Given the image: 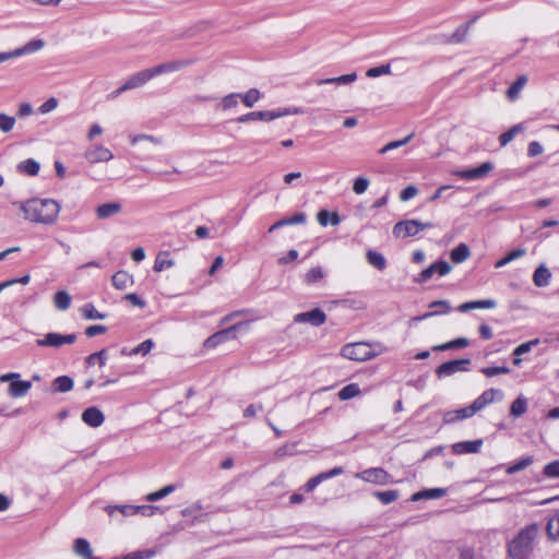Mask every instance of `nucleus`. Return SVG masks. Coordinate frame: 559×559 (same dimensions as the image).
Returning a JSON list of instances; mask_svg holds the SVG:
<instances>
[{"mask_svg": "<svg viewBox=\"0 0 559 559\" xmlns=\"http://www.w3.org/2000/svg\"><path fill=\"white\" fill-rule=\"evenodd\" d=\"M21 209L25 219L46 225L53 224L60 212L59 203L51 199L29 200L22 204Z\"/></svg>", "mask_w": 559, "mask_h": 559, "instance_id": "1", "label": "nucleus"}, {"mask_svg": "<svg viewBox=\"0 0 559 559\" xmlns=\"http://www.w3.org/2000/svg\"><path fill=\"white\" fill-rule=\"evenodd\" d=\"M539 533L537 524L533 523L522 528L509 543L508 551L512 559H525L533 550L534 542Z\"/></svg>", "mask_w": 559, "mask_h": 559, "instance_id": "2", "label": "nucleus"}, {"mask_svg": "<svg viewBox=\"0 0 559 559\" xmlns=\"http://www.w3.org/2000/svg\"><path fill=\"white\" fill-rule=\"evenodd\" d=\"M383 352L381 344L374 343L369 344L365 342H357L352 344H346L342 347V356L355 360V361H366L369 360Z\"/></svg>", "mask_w": 559, "mask_h": 559, "instance_id": "3", "label": "nucleus"}, {"mask_svg": "<svg viewBox=\"0 0 559 559\" xmlns=\"http://www.w3.org/2000/svg\"><path fill=\"white\" fill-rule=\"evenodd\" d=\"M433 224L430 222L423 223L417 219H406L396 223L393 226L392 233L396 238H407L416 236L419 231L431 228Z\"/></svg>", "mask_w": 559, "mask_h": 559, "instance_id": "4", "label": "nucleus"}, {"mask_svg": "<svg viewBox=\"0 0 559 559\" xmlns=\"http://www.w3.org/2000/svg\"><path fill=\"white\" fill-rule=\"evenodd\" d=\"M304 109L301 107H288V108H278L275 110H261V111H251L250 117L251 121L260 120V121H272L277 118H282L290 115H301L304 114Z\"/></svg>", "mask_w": 559, "mask_h": 559, "instance_id": "5", "label": "nucleus"}, {"mask_svg": "<svg viewBox=\"0 0 559 559\" xmlns=\"http://www.w3.org/2000/svg\"><path fill=\"white\" fill-rule=\"evenodd\" d=\"M356 478L374 485H388L392 483L391 475L382 467H371L355 475Z\"/></svg>", "mask_w": 559, "mask_h": 559, "instance_id": "6", "label": "nucleus"}, {"mask_svg": "<svg viewBox=\"0 0 559 559\" xmlns=\"http://www.w3.org/2000/svg\"><path fill=\"white\" fill-rule=\"evenodd\" d=\"M248 323H249L248 321L239 322V323H236L227 329H224V330H221V331L214 333L213 335H211L210 337H207L205 340L204 347L214 348L217 345H219L228 340L236 338V332L239 331L242 326L248 325Z\"/></svg>", "mask_w": 559, "mask_h": 559, "instance_id": "7", "label": "nucleus"}, {"mask_svg": "<svg viewBox=\"0 0 559 559\" xmlns=\"http://www.w3.org/2000/svg\"><path fill=\"white\" fill-rule=\"evenodd\" d=\"M76 340V334H59L55 332L47 333L43 338H38L36 344L41 347L59 348L64 344H72Z\"/></svg>", "mask_w": 559, "mask_h": 559, "instance_id": "8", "label": "nucleus"}, {"mask_svg": "<svg viewBox=\"0 0 559 559\" xmlns=\"http://www.w3.org/2000/svg\"><path fill=\"white\" fill-rule=\"evenodd\" d=\"M471 359L468 358L450 360L441 364L437 368L436 374L438 376V378L450 377L456 372L467 371Z\"/></svg>", "mask_w": 559, "mask_h": 559, "instance_id": "9", "label": "nucleus"}, {"mask_svg": "<svg viewBox=\"0 0 559 559\" xmlns=\"http://www.w3.org/2000/svg\"><path fill=\"white\" fill-rule=\"evenodd\" d=\"M451 270H452V266L449 262L440 260V261L432 263L425 270H423L418 274V276L415 278V282L416 283H426L435 274H438L439 276H444V275L449 274L451 272Z\"/></svg>", "mask_w": 559, "mask_h": 559, "instance_id": "10", "label": "nucleus"}, {"mask_svg": "<svg viewBox=\"0 0 559 559\" xmlns=\"http://www.w3.org/2000/svg\"><path fill=\"white\" fill-rule=\"evenodd\" d=\"M294 321L297 323H310L313 326H320L326 321V314L321 309L314 308L310 311L296 314Z\"/></svg>", "mask_w": 559, "mask_h": 559, "instance_id": "11", "label": "nucleus"}, {"mask_svg": "<svg viewBox=\"0 0 559 559\" xmlns=\"http://www.w3.org/2000/svg\"><path fill=\"white\" fill-rule=\"evenodd\" d=\"M493 168L492 163L485 162L476 168L455 171V175L465 180H475L486 177Z\"/></svg>", "mask_w": 559, "mask_h": 559, "instance_id": "12", "label": "nucleus"}, {"mask_svg": "<svg viewBox=\"0 0 559 559\" xmlns=\"http://www.w3.org/2000/svg\"><path fill=\"white\" fill-rule=\"evenodd\" d=\"M194 62L193 59L176 60L160 63L156 67L151 68L154 78L164 73L176 72L182 70Z\"/></svg>", "mask_w": 559, "mask_h": 559, "instance_id": "13", "label": "nucleus"}, {"mask_svg": "<svg viewBox=\"0 0 559 559\" xmlns=\"http://www.w3.org/2000/svg\"><path fill=\"white\" fill-rule=\"evenodd\" d=\"M112 157L111 151L103 145H94L85 152V158L92 164L108 162L112 159Z\"/></svg>", "mask_w": 559, "mask_h": 559, "instance_id": "14", "label": "nucleus"}, {"mask_svg": "<svg viewBox=\"0 0 559 559\" xmlns=\"http://www.w3.org/2000/svg\"><path fill=\"white\" fill-rule=\"evenodd\" d=\"M476 409L474 408L473 404L454 409V411H448L443 414V423L444 424H453L457 420H463L473 417L476 414Z\"/></svg>", "mask_w": 559, "mask_h": 559, "instance_id": "15", "label": "nucleus"}, {"mask_svg": "<svg viewBox=\"0 0 559 559\" xmlns=\"http://www.w3.org/2000/svg\"><path fill=\"white\" fill-rule=\"evenodd\" d=\"M154 78V73H152L151 68L144 69L142 71H139L134 74H132L123 84L122 90H132L140 87L147 83L150 80Z\"/></svg>", "mask_w": 559, "mask_h": 559, "instance_id": "16", "label": "nucleus"}, {"mask_svg": "<svg viewBox=\"0 0 559 559\" xmlns=\"http://www.w3.org/2000/svg\"><path fill=\"white\" fill-rule=\"evenodd\" d=\"M343 473H344V469L341 466L334 467V468H332L330 471H326V472H322V473L318 474L317 476L310 478L306 483L305 489H306V491L311 492L322 481H324L326 479H330V478H333V477H336V476H340Z\"/></svg>", "mask_w": 559, "mask_h": 559, "instance_id": "17", "label": "nucleus"}, {"mask_svg": "<svg viewBox=\"0 0 559 559\" xmlns=\"http://www.w3.org/2000/svg\"><path fill=\"white\" fill-rule=\"evenodd\" d=\"M82 420L90 427L97 428L103 425L105 416L103 412L96 407L91 406L82 413Z\"/></svg>", "mask_w": 559, "mask_h": 559, "instance_id": "18", "label": "nucleus"}, {"mask_svg": "<svg viewBox=\"0 0 559 559\" xmlns=\"http://www.w3.org/2000/svg\"><path fill=\"white\" fill-rule=\"evenodd\" d=\"M496 396L502 397V392L498 389H488L484 391L472 404L476 412H479L487 405L491 404Z\"/></svg>", "mask_w": 559, "mask_h": 559, "instance_id": "19", "label": "nucleus"}, {"mask_svg": "<svg viewBox=\"0 0 559 559\" xmlns=\"http://www.w3.org/2000/svg\"><path fill=\"white\" fill-rule=\"evenodd\" d=\"M496 396L502 397V392L498 389H488L484 391L472 404L476 412H479L487 405L491 404Z\"/></svg>", "mask_w": 559, "mask_h": 559, "instance_id": "20", "label": "nucleus"}, {"mask_svg": "<svg viewBox=\"0 0 559 559\" xmlns=\"http://www.w3.org/2000/svg\"><path fill=\"white\" fill-rule=\"evenodd\" d=\"M483 445V440L461 441L452 444L454 454L478 453Z\"/></svg>", "mask_w": 559, "mask_h": 559, "instance_id": "21", "label": "nucleus"}, {"mask_svg": "<svg viewBox=\"0 0 559 559\" xmlns=\"http://www.w3.org/2000/svg\"><path fill=\"white\" fill-rule=\"evenodd\" d=\"M122 211V205L120 202H108L100 204L96 207L95 213L99 219H107Z\"/></svg>", "mask_w": 559, "mask_h": 559, "instance_id": "22", "label": "nucleus"}, {"mask_svg": "<svg viewBox=\"0 0 559 559\" xmlns=\"http://www.w3.org/2000/svg\"><path fill=\"white\" fill-rule=\"evenodd\" d=\"M533 283L536 287H546L551 280V272L545 264H539L533 273Z\"/></svg>", "mask_w": 559, "mask_h": 559, "instance_id": "23", "label": "nucleus"}, {"mask_svg": "<svg viewBox=\"0 0 559 559\" xmlns=\"http://www.w3.org/2000/svg\"><path fill=\"white\" fill-rule=\"evenodd\" d=\"M429 308H431V309L437 308V310H433V311L427 312V313H425L423 316L416 317V318H414V320H416V321L425 320V319L430 318L432 316L448 313L451 310L450 304L447 300H436V301H432V302L429 304Z\"/></svg>", "mask_w": 559, "mask_h": 559, "instance_id": "24", "label": "nucleus"}, {"mask_svg": "<svg viewBox=\"0 0 559 559\" xmlns=\"http://www.w3.org/2000/svg\"><path fill=\"white\" fill-rule=\"evenodd\" d=\"M45 46V41L43 39H33L25 44L23 47L16 48L12 50L13 58L21 57L23 55L33 53L40 50Z\"/></svg>", "mask_w": 559, "mask_h": 559, "instance_id": "25", "label": "nucleus"}, {"mask_svg": "<svg viewBox=\"0 0 559 559\" xmlns=\"http://www.w3.org/2000/svg\"><path fill=\"white\" fill-rule=\"evenodd\" d=\"M357 80L356 72L343 74L335 78L321 79L317 81L318 85L335 84V85H349Z\"/></svg>", "mask_w": 559, "mask_h": 559, "instance_id": "26", "label": "nucleus"}, {"mask_svg": "<svg viewBox=\"0 0 559 559\" xmlns=\"http://www.w3.org/2000/svg\"><path fill=\"white\" fill-rule=\"evenodd\" d=\"M31 388L32 383L29 381L15 380L9 385V394L15 399L22 397L27 394Z\"/></svg>", "mask_w": 559, "mask_h": 559, "instance_id": "27", "label": "nucleus"}, {"mask_svg": "<svg viewBox=\"0 0 559 559\" xmlns=\"http://www.w3.org/2000/svg\"><path fill=\"white\" fill-rule=\"evenodd\" d=\"M474 20L468 21L467 23L459 26L453 34L447 39L449 44H461L466 40L467 34L471 25L474 23Z\"/></svg>", "mask_w": 559, "mask_h": 559, "instance_id": "28", "label": "nucleus"}, {"mask_svg": "<svg viewBox=\"0 0 559 559\" xmlns=\"http://www.w3.org/2000/svg\"><path fill=\"white\" fill-rule=\"evenodd\" d=\"M111 282L117 289H126L133 284V276L126 271H118L112 275Z\"/></svg>", "mask_w": 559, "mask_h": 559, "instance_id": "29", "label": "nucleus"}, {"mask_svg": "<svg viewBox=\"0 0 559 559\" xmlns=\"http://www.w3.org/2000/svg\"><path fill=\"white\" fill-rule=\"evenodd\" d=\"M447 493V490L443 488H431L425 489L418 492H415L412 496V501H419L423 499H439Z\"/></svg>", "mask_w": 559, "mask_h": 559, "instance_id": "30", "label": "nucleus"}, {"mask_svg": "<svg viewBox=\"0 0 559 559\" xmlns=\"http://www.w3.org/2000/svg\"><path fill=\"white\" fill-rule=\"evenodd\" d=\"M317 219L321 226H328L329 224L337 226L341 223V217L336 212H329L326 210H321L317 214Z\"/></svg>", "mask_w": 559, "mask_h": 559, "instance_id": "31", "label": "nucleus"}, {"mask_svg": "<svg viewBox=\"0 0 559 559\" xmlns=\"http://www.w3.org/2000/svg\"><path fill=\"white\" fill-rule=\"evenodd\" d=\"M73 551L76 556L87 559L93 554L91 545L85 538H76L73 545Z\"/></svg>", "mask_w": 559, "mask_h": 559, "instance_id": "32", "label": "nucleus"}, {"mask_svg": "<svg viewBox=\"0 0 559 559\" xmlns=\"http://www.w3.org/2000/svg\"><path fill=\"white\" fill-rule=\"evenodd\" d=\"M174 265H175V261L169 258V252L162 251L157 254L153 269L155 272H162V271L169 269Z\"/></svg>", "mask_w": 559, "mask_h": 559, "instance_id": "33", "label": "nucleus"}, {"mask_svg": "<svg viewBox=\"0 0 559 559\" xmlns=\"http://www.w3.org/2000/svg\"><path fill=\"white\" fill-rule=\"evenodd\" d=\"M202 509H203L202 503L200 501H197V502L192 503L191 506L181 510V514H182V516H186V518L191 516L193 519L192 523L203 522L205 520L204 519L205 516L202 514H199Z\"/></svg>", "mask_w": 559, "mask_h": 559, "instance_id": "34", "label": "nucleus"}, {"mask_svg": "<svg viewBox=\"0 0 559 559\" xmlns=\"http://www.w3.org/2000/svg\"><path fill=\"white\" fill-rule=\"evenodd\" d=\"M367 261L370 265L379 271H383L386 267V260L380 252L368 250L366 253Z\"/></svg>", "mask_w": 559, "mask_h": 559, "instance_id": "35", "label": "nucleus"}, {"mask_svg": "<svg viewBox=\"0 0 559 559\" xmlns=\"http://www.w3.org/2000/svg\"><path fill=\"white\" fill-rule=\"evenodd\" d=\"M73 389V380L68 376L57 377L52 382L53 392L66 393Z\"/></svg>", "mask_w": 559, "mask_h": 559, "instance_id": "36", "label": "nucleus"}, {"mask_svg": "<svg viewBox=\"0 0 559 559\" xmlns=\"http://www.w3.org/2000/svg\"><path fill=\"white\" fill-rule=\"evenodd\" d=\"M451 260L454 262V263H462L464 261H466L469 255H471V251H469V248L466 243H460L457 245L452 251H451Z\"/></svg>", "mask_w": 559, "mask_h": 559, "instance_id": "37", "label": "nucleus"}, {"mask_svg": "<svg viewBox=\"0 0 559 559\" xmlns=\"http://www.w3.org/2000/svg\"><path fill=\"white\" fill-rule=\"evenodd\" d=\"M17 171L28 176H36L40 169V165L33 158L25 159L17 165Z\"/></svg>", "mask_w": 559, "mask_h": 559, "instance_id": "38", "label": "nucleus"}, {"mask_svg": "<svg viewBox=\"0 0 559 559\" xmlns=\"http://www.w3.org/2000/svg\"><path fill=\"white\" fill-rule=\"evenodd\" d=\"M527 83L526 75H520L518 79L511 84V86L507 91V96L510 100H515L519 97L520 92L523 90L525 84Z\"/></svg>", "mask_w": 559, "mask_h": 559, "instance_id": "39", "label": "nucleus"}, {"mask_svg": "<svg viewBox=\"0 0 559 559\" xmlns=\"http://www.w3.org/2000/svg\"><path fill=\"white\" fill-rule=\"evenodd\" d=\"M525 130V126L523 123H518L511 127L508 131L503 132L499 136V142L501 146H506L510 143L519 133H522Z\"/></svg>", "mask_w": 559, "mask_h": 559, "instance_id": "40", "label": "nucleus"}, {"mask_svg": "<svg viewBox=\"0 0 559 559\" xmlns=\"http://www.w3.org/2000/svg\"><path fill=\"white\" fill-rule=\"evenodd\" d=\"M468 345H469L468 338L459 337V338L452 340L450 342H447L444 344L435 346L433 350L443 352V350H449V349L464 348Z\"/></svg>", "mask_w": 559, "mask_h": 559, "instance_id": "41", "label": "nucleus"}, {"mask_svg": "<svg viewBox=\"0 0 559 559\" xmlns=\"http://www.w3.org/2000/svg\"><path fill=\"white\" fill-rule=\"evenodd\" d=\"M53 305L58 310L64 311L71 306V296L66 290H59L53 296Z\"/></svg>", "mask_w": 559, "mask_h": 559, "instance_id": "42", "label": "nucleus"}, {"mask_svg": "<svg viewBox=\"0 0 559 559\" xmlns=\"http://www.w3.org/2000/svg\"><path fill=\"white\" fill-rule=\"evenodd\" d=\"M105 510L109 515H112L115 511H119L124 516H132L138 514V506L122 504V506H107Z\"/></svg>", "mask_w": 559, "mask_h": 559, "instance_id": "43", "label": "nucleus"}, {"mask_svg": "<svg viewBox=\"0 0 559 559\" xmlns=\"http://www.w3.org/2000/svg\"><path fill=\"white\" fill-rule=\"evenodd\" d=\"M325 276L324 270L321 266H316L310 269L305 275H304V282L308 285L316 284L323 280Z\"/></svg>", "mask_w": 559, "mask_h": 559, "instance_id": "44", "label": "nucleus"}, {"mask_svg": "<svg viewBox=\"0 0 559 559\" xmlns=\"http://www.w3.org/2000/svg\"><path fill=\"white\" fill-rule=\"evenodd\" d=\"M239 99H240L239 93H230L223 97V99L221 100V103L217 105L216 108L218 110H223V111L231 109L238 105Z\"/></svg>", "mask_w": 559, "mask_h": 559, "instance_id": "45", "label": "nucleus"}, {"mask_svg": "<svg viewBox=\"0 0 559 559\" xmlns=\"http://www.w3.org/2000/svg\"><path fill=\"white\" fill-rule=\"evenodd\" d=\"M525 253H526V250L523 248L514 249V250L510 251L506 257L498 260L495 264V267H497V269L502 267V266L507 265L508 263L524 257Z\"/></svg>", "mask_w": 559, "mask_h": 559, "instance_id": "46", "label": "nucleus"}, {"mask_svg": "<svg viewBox=\"0 0 559 559\" xmlns=\"http://www.w3.org/2000/svg\"><path fill=\"white\" fill-rule=\"evenodd\" d=\"M261 98V92L258 88H250L245 94H240V99L246 107L251 108Z\"/></svg>", "mask_w": 559, "mask_h": 559, "instance_id": "47", "label": "nucleus"}, {"mask_svg": "<svg viewBox=\"0 0 559 559\" xmlns=\"http://www.w3.org/2000/svg\"><path fill=\"white\" fill-rule=\"evenodd\" d=\"M546 531L550 539L559 540V510L548 520Z\"/></svg>", "mask_w": 559, "mask_h": 559, "instance_id": "48", "label": "nucleus"}, {"mask_svg": "<svg viewBox=\"0 0 559 559\" xmlns=\"http://www.w3.org/2000/svg\"><path fill=\"white\" fill-rule=\"evenodd\" d=\"M527 409V401L524 396L516 397L511 406H510V414L514 417L522 416Z\"/></svg>", "mask_w": 559, "mask_h": 559, "instance_id": "49", "label": "nucleus"}, {"mask_svg": "<svg viewBox=\"0 0 559 559\" xmlns=\"http://www.w3.org/2000/svg\"><path fill=\"white\" fill-rule=\"evenodd\" d=\"M359 394H360V389H359L358 384L350 383V384L345 385L343 389H341L338 391L337 395H338L340 400L347 401L349 399L358 396Z\"/></svg>", "mask_w": 559, "mask_h": 559, "instance_id": "50", "label": "nucleus"}, {"mask_svg": "<svg viewBox=\"0 0 559 559\" xmlns=\"http://www.w3.org/2000/svg\"><path fill=\"white\" fill-rule=\"evenodd\" d=\"M176 487L174 485H167L163 487L162 489L151 492L145 496V500L148 502H155L157 500H160L168 495L173 493L175 491Z\"/></svg>", "mask_w": 559, "mask_h": 559, "instance_id": "51", "label": "nucleus"}, {"mask_svg": "<svg viewBox=\"0 0 559 559\" xmlns=\"http://www.w3.org/2000/svg\"><path fill=\"white\" fill-rule=\"evenodd\" d=\"M80 311H81L82 316L87 320H97V319L103 320L106 318V314L97 311L96 308L92 304H85L80 309Z\"/></svg>", "mask_w": 559, "mask_h": 559, "instance_id": "52", "label": "nucleus"}, {"mask_svg": "<svg viewBox=\"0 0 559 559\" xmlns=\"http://www.w3.org/2000/svg\"><path fill=\"white\" fill-rule=\"evenodd\" d=\"M373 497L380 500L382 504H390L397 500L400 493L397 490L374 491Z\"/></svg>", "mask_w": 559, "mask_h": 559, "instance_id": "53", "label": "nucleus"}, {"mask_svg": "<svg viewBox=\"0 0 559 559\" xmlns=\"http://www.w3.org/2000/svg\"><path fill=\"white\" fill-rule=\"evenodd\" d=\"M532 463H533V457L532 456H524V457L520 459L518 462L509 465L507 467V473L510 474V475L511 474H515V473H518L520 471L525 469Z\"/></svg>", "mask_w": 559, "mask_h": 559, "instance_id": "54", "label": "nucleus"}, {"mask_svg": "<svg viewBox=\"0 0 559 559\" xmlns=\"http://www.w3.org/2000/svg\"><path fill=\"white\" fill-rule=\"evenodd\" d=\"M413 136H414V133H411L402 140L389 142L388 144H385L383 147H381L379 150V154H385L389 151H392V150H395V148L406 145L407 143H409V141L413 139Z\"/></svg>", "mask_w": 559, "mask_h": 559, "instance_id": "55", "label": "nucleus"}, {"mask_svg": "<svg viewBox=\"0 0 559 559\" xmlns=\"http://www.w3.org/2000/svg\"><path fill=\"white\" fill-rule=\"evenodd\" d=\"M107 361V350L104 348L99 352L93 353L86 357L85 362L87 366H92L95 362H98L100 367H104Z\"/></svg>", "mask_w": 559, "mask_h": 559, "instance_id": "56", "label": "nucleus"}, {"mask_svg": "<svg viewBox=\"0 0 559 559\" xmlns=\"http://www.w3.org/2000/svg\"><path fill=\"white\" fill-rule=\"evenodd\" d=\"M154 347V342L152 340H145L134 348H132L129 353V355H146L151 352V349Z\"/></svg>", "mask_w": 559, "mask_h": 559, "instance_id": "57", "label": "nucleus"}, {"mask_svg": "<svg viewBox=\"0 0 559 559\" xmlns=\"http://www.w3.org/2000/svg\"><path fill=\"white\" fill-rule=\"evenodd\" d=\"M538 344H539L538 338H534L528 342L522 343L521 345H519L518 347L514 348L513 356H522V355L531 352L532 348Z\"/></svg>", "mask_w": 559, "mask_h": 559, "instance_id": "58", "label": "nucleus"}, {"mask_svg": "<svg viewBox=\"0 0 559 559\" xmlns=\"http://www.w3.org/2000/svg\"><path fill=\"white\" fill-rule=\"evenodd\" d=\"M155 554L156 552L153 549L138 550L127 554L121 559H151Z\"/></svg>", "mask_w": 559, "mask_h": 559, "instance_id": "59", "label": "nucleus"}, {"mask_svg": "<svg viewBox=\"0 0 559 559\" xmlns=\"http://www.w3.org/2000/svg\"><path fill=\"white\" fill-rule=\"evenodd\" d=\"M15 126V118L7 114H0V130L4 133L12 131Z\"/></svg>", "mask_w": 559, "mask_h": 559, "instance_id": "60", "label": "nucleus"}, {"mask_svg": "<svg viewBox=\"0 0 559 559\" xmlns=\"http://www.w3.org/2000/svg\"><path fill=\"white\" fill-rule=\"evenodd\" d=\"M481 372L488 377H495L498 374H507L510 372V368L507 366H497V367H485L481 369Z\"/></svg>", "mask_w": 559, "mask_h": 559, "instance_id": "61", "label": "nucleus"}, {"mask_svg": "<svg viewBox=\"0 0 559 559\" xmlns=\"http://www.w3.org/2000/svg\"><path fill=\"white\" fill-rule=\"evenodd\" d=\"M543 473L548 478H559V460L546 464Z\"/></svg>", "mask_w": 559, "mask_h": 559, "instance_id": "62", "label": "nucleus"}, {"mask_svg": "<svg viewBox=\"0 0 559 559\" xmlns=\"http://www.w3.org/2000/svg\"><path fill=\"white\" fill-rule=\"evenodd\" d=\"M391 68L389 64H383L380 67H373L367 70L366 75L368 78H378L384 74H390Z\"/></svg>", "mask_w": 559, "mask_h": 559, "instance_id": "63", "label": "nucleus"}, {"mask_svg": "<svg viewBox=\"0 0 559 559\" xmlns=\"http://www.w3.org/2000/svg\"><path fill=\"white\" fill-rule=\"evenodd\" d=\"M58 104L59 103L56 97H50L39 106L38 111L43 115L48 114L55 110L58 107Z\"/></svg>", "mask_w": 559, "mask_h": 559, "instance_id": "64", "label": "nucleus"}]
</instances>
